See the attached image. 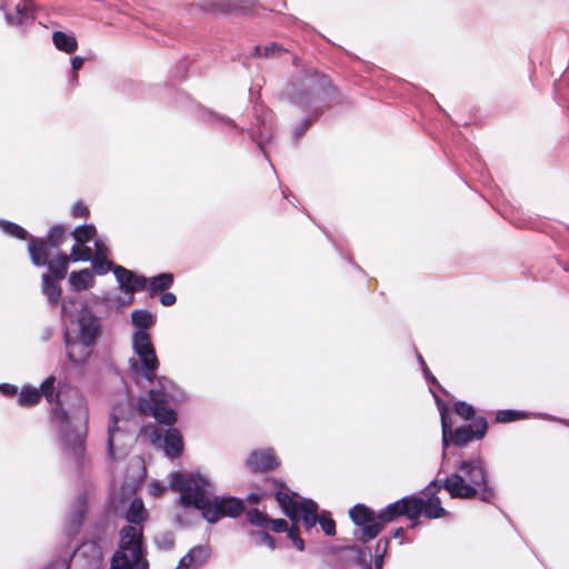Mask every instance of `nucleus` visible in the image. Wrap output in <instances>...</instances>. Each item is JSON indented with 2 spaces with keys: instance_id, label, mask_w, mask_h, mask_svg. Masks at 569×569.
Segmentation results:
<instances>
[{
  "instance_id": "1",
  "label": "nucleus",
  "mask_w": 569,
  "mask_h": 569,
  "mask_svg": "<svg viewBox=\"0 0 569 569\" xmlns=\"http://www.w3.org/2000/svg\"><path fill=\"white\" fill-rule=\"evenodd\" d=\"M187 399V392L173 381V387L167 392L159 388L140 400L139 412L154 419V423L142 426L141 430H144L151 446L161 449L166 457L180 458L183 453V437L174 425L178 408Z\"/></svg>"
},
{
  "instance_id": "2",
  "label": "nucleus",
  "mask_w": 569,
  "mask_h": 569,
  "mask_svg": "<svg viewBox=\"0 0 569 569\" xmlns=\"http://www.w3.org/2000/svg\"><path fill=\"white\" fill-rule=\"evenodd\" d=\"M102 320L103 317L96 313L89 300H81L77 315L62 321V341L67 360L61 363V370L64 373L72 368L79 377L83 376L84 367L103 337Z\"/></svg>"
},
{
  "instance_id": "3",
  "label": "nucleus",
  "mask_w": 569,
  "mask_h": 569,
  "mask_svg": "<svg viewBox=\"0 0 569 569\" xmlns=\"http://www.w3.org/2000/svg\"><path fill=\"white\" fill-rule=\"evenodd\" d=\"M317 91L323 96L325 100L336 104L349 103L341 94L339 87L333 83L332 78L316 68H303L291 74L278 92V99L298 110L325 107L316 101Z\"/></svg>"
},
{
  "instance_id": "4",
  "label": "nucleus",
  "mask_w": 569,
  "mask_h": 569,
  "mask_svg": "<svg viewBox=\"0 0 569 569\" xmlns=\"http://www.w3.org/2000/svg\"><path fill=\"white\" fill-rule=\"evenodd\" d=\"M440 500H397L389 505L379 515L362 503L356 505L350 511V517L356 526L361 528L362 541L376 538L386 522L392 521L397 516L406 515L409 519L423 515L427 518H440L445 515Z\"/></svg>"
},
{
  "instance_id": "5",
  "label": "nucleus",
  "mask_w": 569,
  "mask_h": 569,
  "mask_svg": "<svg viewBox=\"0 0 569 569\" xmlns=\"http://www.w3.org/2000/svg\"><path fill=\"white\" fill-rule=\"evenodd\" d=\"M450 498H496V483L485 461L479 457L460 459L455 471L445 476Z\"/></svg>"
},
{
  "instance_id": "6",
  "label": "nucleus",
  "mask_w": 569,
  "mask_h": 569,
  "mask_svg": "<svg viewBox=\"0 0 569 569\" xmlns=\"http://www.w3.org/2000/svg\"><path fill=\"white\" fill-rule=\"evenodd\" d=\"M433 400L440 417L442 463L449 455H458L456 450L465 449L473 441H481L486 438L489 421L485 416H477L471 422H463L455 427L450 406L437 393H433Z\"/></svg>"
},
{
  "instance_id": "7",
  "label": "nucleus",
  "mask_w": 569,
  "mask_h": 569,
  "mask_svg": "<svg viewBox=\"0 0 569 569\" xmlns=\"http://www.w3.org/2000/svg\"><path fill=\"white\" fill-rule=\"evenodd\" d=\"M56 382L57 377L51 373L41 381L38 391L40 398H44L51 405L49 420L58 433L62 449L71 456L78 470H81L86 457V447L81 446V439H71L77 426L71 423L70 417L72 413L63 407V400L59 399Z\"/></svg>"
},
{
  "instance_id": "8",
  "label": "nucleus",
  "mask_w": 569,
  "mask_h": 569,
  "mask_svg": "<svg viewBox=\"0 0 569 569\" xmlns=\"http://www.w3.org/2000/svg\"><path fill=\"white\" fill-rule=\"evenodd\" d=\"M243 509L242 500H178L173 517L178 523L189 526L200 519L216 522L224 516L237 517Z\"/></svg>"
},
{
  "instance_id": "9",
  "label": "nucleus",
  "mask_w": 569,
  "mask_h": 569,
  "mask_svg": "<svg viewBox=\"0 0 569 569\" xmlns=\"http://www.w3.org/2000/svg\"><path fill=\"white\" fill-rule=\"evenodd\" d=\"M70 256L71 251L67 253L61 248H58L44 253V264L30 261L34 268H46V271L41 274L40 291L51 307H58L62 292L60 282L67 278L70 263L76 262Z\"/></svg>"
},
{
  "instance_id": "10",
  "label": "nucleus",
  "mask_w": 569,
  "mask_h": 569,
  "mask_svg": "<svg viewBox=\"0 0 569 569\" xmlns=\"http://www.w3.org/2000/svg\"><path fill=\"white\" fill-rule=\"evenodd\" d=\"M110 569H149L142 527L124 526L120 529Z\"/></svg>"
},
{
  "instance_id": "11",
  "label": "nucleus",
  "mask_w": 569,
  "mask_h": 569,
  "mask_svg": "<svg viewBox=\"0 0 569 569\" xmlns=\"http://www.w3.org/2000/svg\"><path fill=\"white\" fill-rule=\"evenodd\" d=\"M170 487L178 493L177 498H239L229 492L217 493L212 479L199 468L171 471Z\"/></svg>"
},
{
  "instance_id": "12",
  "label": "nucleus",
  "mask_w": 569,
  "mask_h": 569,
  "mask_svg": "<svg viewBox=\"0 0 569 569\" xmlns=\"http://www.w3.org/2000/svg\"><path fill=\"white\" fill-rule=\"evenodd\" d=\"M131 349L133 357L128 361L132 382L141 390L143 383L151 387L157 383V372L160 368V361L151 337L131 338Z\"/></svg>"
},
{
  "instance_id": "13",
  "label": "nucleus",
  "mask_w": 569,
  "mask_h": 569,
  "mask_svg": "<svg viewBox=\"0 0 569 569\" xmlns=\"http://www.w3.org/2000/svg\"><path fill=\"white\" fill-rule=\"evenodd\" d=\"M57 392L60 400H63V407L68 408L72 413L71 423L77 426L73 429L71 439H81V446L86 447L88 436L89 408L84 396L73 386L67 376L57 378Z\"/></svg>"
},
{
  "instance_id": "14",
  "label": "nucleus",
  "mask_w": 569,
  "mask_h": 569,
  "mask_svg": "<svg viewBox=\"0 0 569 569\" xmlns=\"http://www.w3.org/2000/svg\"><path fill=\"white\" fill-rule=\"evenodd\" d=\"M173 387V380L168 378L167 376H160L157 379V383L150 388H148L144 392L134 396L132 390L126 388V401H117L110 413L108 426L119 427V426H130L131 419L137 415L139 417H146V413H140L138 410L141 398L149 396L152 390H157L159 388L163 389V392H167L169 388Z\"/></svg>"
},
{
  "instance_id": "15",
  "label": "nucleus",
  "mask_w": 569,
  "mask_h": 569,
  "mask_svg": "<svg viewBox=\"0 0 569 569\" xmlns=\"http://www.w3.org/2000/svg\"><path fill=\"white\" fill-rule=\"evenodd\" d=\"M283 512L295 523L301 522L307 529L318 521L328 536L336 532V523L325 513L318 515V505L313 500H278Z\"/></svg>"
},
{
  "instance_id": "16",
  "label": "nucleus",
  "mask_w": 569,
  "mask_h": 569,
  "mask_svg": "<svg viewBox=\"0 0 569 569\" xmlns=\"http://www.w3.org/2000/svg\"><path fill=\"white\" fill-rule=\"evenodd\" d=\"M191 8L203 16L252 17L259 12L258 0H192Z\"/></svg>"
},
{
  "instance_id": "17",
  "label": "nucleus",
  "mask_w": 569,
  "mask_h": 569,
  "mask_svg": "<svg viewBox=\"0 0 569 569\" xmlns=\"http://www.w3.org/2000/svg\"><path fill=\"white\" fill-rule=\"evenodd\" d=\"M67 239V227L63 223H53L44 236H34L27 243V253L30 261L44 264V253L61 248Z\"/></svg>"
},
{
  "instance_id": "18",
  "label": "nucleus",
  "mask_w": 569,
  "mask_h": 569,
  "mask_svg": "<svg viewBox=\"0 0 569 569\" xmlns=\"http://www.w3.org/2000/svg\"><path fill=\"white\" fill-rule=\"evenodd\" d=\"M136 441L133 432L129 429V426H107V459L110 462H119L124 460Z\"/></svg>"
},
{
  "instance_id": "19",
  "label": "nucleus",
  "mask_w": 569,
  "mask_h": 569,
  "mask_svg": "<svg viewBox=\"0 0 569 569\" xmlns=\"http://www.w3.org/2000/svg\"><path fill=\"white\" fill-rule=\"evenodd\" d=\"M249 488L242 498H306L292 490L282 478L273 476H264L260 482H250Z\"/></svg>"
},
{
  "instance_id": "20",
  "label": "nucleus",
  "mask_w": 569,
  "mask_h": 569,
  "mask_svg": "<svg viewBox=\"0 0 569 569\" xmlns=\"http://www.w3.org/2000/svg\"><path fill=\"white\" fill-rule=\"evenodd\" d=\"M147 478V469L141 458L132 459L128 462L123 473V479L116 495L109 491L107 498H141L137 491L141 488Z\"/></svg>"
},
{
  "instance_id": "21",
  "label": "nucleus",
  "mask_w": 569,
  "mask_h": 569,
  "mask_svg": "<svg viewBox=\"0 0 569 569\" xmlns=\"http://www.w3.org/2000/svg\"><path fill=\"white\" fill-rule=\"evenodd\" d=\"M152 89H157L154 94L160 101L176 109L189 110L192 113L199 103L190 93L170 82L154 83Z\"/></svg>"
},
{
  "instance_id": "22",
  "label": "nucleus",
  "mask_w": 569,
  "mask_h": 569,
  "mask_svg": "<svg viewBox=\"0 0 569 569\" xmlns=\"http://www.w3.org/2000/svg\"><path fill=\"white\" fill-rule=\"evenodd\" d=\"M280 466L281 460L272 447L252 449L244 460V467L253 475L269 473Z\"/></svg>"
},
{
  "instance_id": "23",
  "label": "nucleus",
  "mask_w": 569,
  "mask_h": 569,
  "mask_svg": "<svg viewBox=\"0 0 569 569\" xmlns=\"http://www.w3.org/2000/svg\"><path fill=\"white\" fill-rule=\"evenodd\" d=\"M101 563L102 548L96 541H86L69 555L70 569H100Z\"/></svg>"
},
{
  "instance_id": "24",
  "label": "nucleus",
  "mask_w": 569,
  "mask_h": 569,
  "mask_svg": "<svg viewBox=\"0 0 569 569\" xmlns=\"http://www.w3.org/2000/svg\"><path fill=\"white\" fill-rule=\"evenodd\" d=\"M247 136L256 143V148L263 156L264 160L268 162L274 174L277 176V170L267 152V147L274 139V130L271 126H267L263 120L259 121V126L257 128H249L246 131Z\"/></svg>"
},
{
  "instance_id": "25",
  "label": "nucleus",
  "mask_w": 569,
  "mask_h": 569,
  "mask_svg": "<svg viewBox=\"0 0 569 569\" xmlns=\"http://www.w3.org/2000/svg\"><path fill=\"white\" fill-rule=\"evenodd\" d=\"M192 114L197 118V120L211 128H218L220 124H223L237 130L238 132H242L244 130L242 127L238 126L236 121L229 116L219 113L200 102L196 104V109Z\"/></svg>"
},
{
  "instance_id": "26",
  "label": "nucleus",
  "mask_w": 569,
  "mask_h": 569,
  "mask_svg": "<svg viewBox=\"0 0 569 569\" xmlns=\"http://www.w3.org/2000/svg\"><path fill=\"white\" fill-rule=\"evenodd\" d=\"M157 316L147 308H136L130 312L133 329L131 338L151 337L150 329L156 325Z\"/></svg>"
},
{
  "instance_id": "27",
  "label": "nucleus",
  "mask_w": 569,
  "mask_h": 569,
  "mask_svg": "<svg viewBox=\"0 0 569 569\" xmlns=\"http://www.w3.org/2000/svg\"><path fill=\"white\" fill-rule=\"evenodd\" d=\"M114 278L121 293L141 291L142 274L123 266L116 267Z\"/></svg>"
},
{
  "instance_id": "28",
  "label": "nucleus",
  "mask_w": 569,
  "mask_h": 569,
  "mask_svg": "<svg viewBox=\"0 0 569 569\" xmlns=\"http://www.w3.org/2000/svg\"><path fill=\"white\" fill-rule=\"evenodd\" d=\"M154 83L122 79L117 83V91L130 100L146 99L156 93L157 89H152Z\"/></svg>"
},
{
  "instance_id": "29",
  "label": "nucleus",
  "mask_w": 569,
  "mask_h": 569,
  "mask_svg": "<svg viewBox=\"0 0 569 569\" xmlns=\"http://www.w3.org/2000/svg\"><path fill=\"white\" fill-rule=\"evenodd\" d=\"M174 283L172 272L163 271L151 277L142 274L141 291H146L150 297L158 296L164 290H169Z\"/></svg>"
},
{
  "instance_id": "30",
  "label": "nucleus",
  "mask_w": 569,
  "mask_h": 569,
  "mask_svg": "<svg viewBox=\"0 0 569 569\" xmlns=\"http://www.w3.org/2000/svg\"><path fill=\"white\" fill-rule=\"evenodd\" d=\"M67 284L70 291L79 293L91 289L96 284V279L92 278V272H89V268H82L68 273Z\"/></svg>"
},
{
  "instance_id": "31",
  "label": "nucleus",
  "mask_w": 569,
  "mask_h": 569,
  "mask_svg": "<svg viewBox=\"0 0 569 569\" xmlns=\"http://www.w3.org/2000/svg\"><path fill=\"white\" fill-rule=\"evenodd\" d=\"M123 517L130 522L129 526L142 527L141 523L147 519L148 512L142 500H120Z\"/></svg>"
},
{
  "instance_id": "32",
  "label": "nucleus",
  "mask_w": 569,
  "mask_h": 569,
  "mask_svg": "<svg viewBox=\"0 0 569 569\" xmlns=\"http://www.w3.org/2000/svg\"><path fill=\"white\" fill-rule=\"evenodd\" d=\"M543 417L546 419H555V416L550 413H537L521 409H497L495 411L493 423H510L529 417Z\"/></svg>"
},
{
  "instance_id": "33",
  "label": "nucleus",
  "mask_w": 569,
  "mask_h": 569,
  "mask_svg": "<svg viewBox=\"0 0 569 569\" xmlns=\"http://www.w3.org/2000/svg\"><path fill=\"white\" fill-rule=\"evenodd\" d=\"M210 557V550L206 546H196L180 560L178 569H199Z\"/></svg>"
},
{
  "instance_id": "34",
  "label": "nucleus",
  "mask_w": 569,
  "mask_h": 569,
  "mask_svg": "<svg viewBox=\"0 0 569 569\" xmlns=\"http://www.w3.org/2000/svg\"><path fill=\"white\" fill-rule=\"evenodd\" d=\"M303 112L301 122L292 130V139L300 140L305 133L317 122L325 113L326 107H316L308 110H300Z\"/></svg>"
},
{
  "instance_id": "35",
  "label": "nucleus",
  "mask_w": 569,
  "mask_h": 569,
  "mask_svg": "<svg viewBox=\"0 0 569 569\" xmlns=\"http://www.w3.org/2000/svg\"><path fill=\"white\" fill-rule=\"evenodd\" d=\"M247 519L251 525L257 526V527L269 528V526H270V528L276 532H282V531L289 530L286 520H283V519L270 520L264 513H262L258 509L248 510Z\"/></svg>"
},
{
  "instance_id": "36",
  "label": "nucleus",
  "mask_w": 569,
  "mask_h": 569,
  "mask_svg": "<svg viewBox=\"0 0 569 569\" xmlns=\"http://www.w3.org/2000/svg\"><path fill=\"white\" fill-rule=\"evenodd\" d=\"M52 42L57 50L64 53H72L78 49L77 37L71 31L54 30Z\"/></svg>"
},
{
  "instance_id": "37",
  "label": "nucleus",
  "mask_w": 569,
  "mask_h": 569,
  "mask_svg": "<svg viewBox=\"0 0 569 569\" xmlns=\"http://www.w3.org/2000/svg\"><path fill=\"white\" fill-rule=\"evenodd\" d=\"M0 231L12 239L27 241V243L34 237L21 224L4 218H0Z\"/></svg>"
},
{
  "instance_id": "38",
  "label": "nucleus",
  "mask_w": 569,
  "mask_h": 569,
  "mask_svg": "<svg viewBox=\"0 0 569 569\" xmlns=\"http://www.w3.org/2000/svg\"><path fill=\"white\" fill-rule=\"evenodd\" d=\"M445 489L447 491V483H445V477L441 479L435 478L423 488L412 492L403 493L400 498H439L438 492Z\"/></svg>"
},
{
  "instance_id": "39",
  "label": "nucleus",
  "mask_w": 569,
  "mask_h": 569,
  "mask_svg": "<svg viewBox=\"0 0 569 569\" xmlns=\"http://www.w3.org/2000/svg\"><path fill=\"white\" fill-rule=\"evenodd\" d=\"M38 390H39V388H37L30 383L22 385L20 390L18 389L17 403L21 408L36 407L37 405H39L41 402V398H40Z\"/></svg>"
},
{
  "instance_id": "40",
  "label": "nucleus",
  "mask_w": 569,
  "mask_h": 569,
  "mask_svg": "<svg viewBox=\"0 0 569 569\" xmlns=\"http://www.w3.org/2000/svg\"><path fill=\"white\" fill-rule=\"evenodd\" d=\"M450 406V411H453L457 416L462 418L466 422H471L473 418L478 415L476 413V408L472 403H469L465 400L456 399L455 397H450L448 401H446ZM452 415V412H450Z\"/></svg>"
},
{
  "instance_id": "41",
  "label": "nucleus",
  "mask_w": 569,
  "mask_h": 569,
  "mask_svg": "<svg viewBox=\"0 0 569 569\" xmlns=\"http://www.w3.org/2000/svg\"><path fill=\"white\" fill-rule=\"evenodd\" d=\"M70 236L77 243H88L93 238H97V227L93 222H84L74 227L70 231Z\"/></svg>"
},
{
  "instance_id": "42",
  "label": "nucleus",
  "mask_w": 569,
  "mask_h": 569,
  "mask_svg": "<svg viewBox=\"0 0 569 569\" xmlns=\"http://www.w3.org/2000/svg\"><path fill=\"white\" fill-rule=\"evenodd\" d=\"M89 272H92V278L96 276L102 277L112 272L114 274L116 267H120V264L108 260L106 258L93 257L90 261Z\"/></svg>"
},
{
  "instance_id": "43",
  "label": "nucleus",
  "mask_w": 569,
  "mask_h": 569,
  "mask_svg": "<svg viewBox=\"0 0 569 569\" xmlns=\"http://www.w3.org/2000/svg\"><path fill=\"white\" fill-rule=\"evenodd\" d=\"M79 301V298L77 296H62L61 300H59L60 306V316L62 321L68 320L69 318H72L77 315L79 307H77V303Z\"/></svg>"
},
{
  "instance_id": "44",
  "label": "nucleus",
  "mask_w": 569,
  "mask_h": 569,
  "mask_svg": "<svg viewBox=\"0 0 569 569\" xmlns=\"http://www.w3.org/2000/svg\"><path fill=\"white\" fill-rule=\"evenodd\" d=\"M192 64V60L188 57H183L178 60L173 67L169 69V77L176 81H184L188 78L189 69Z\"/></svg>"
},
{
  "instance_id": "45",
  "label": "nucleus",
  "mask_w": 569,
  "mask_h": 569,
  "mask_svg": "<svg viewBox=\"0 0 569 569\" xmlns=\"http://www.w3.org/2000/svg\"><path fill=\"white\" fill-rule=\"evenodd\" d=\"M415 353H416V359H417V362L419 365V368H420V371L422 373V377H423L426 383L429 387V391H430L431 396L433 397V393H437V392L432 389V385L438 383V379L431 372V370L429 369L425 358L418 351L417 348H415Z\"/></svg>"
},
{
  "instance_id": "46",
  "label": "nucleus",
  "mask_w": 569,
  "mask_h": 569,
  "mask_svg": "<svg viewBox=\"0 0 569 569\" xmlns=\"http://www.w3.org/2000/svg\"><path fill=\"white\" fill-rule=\"evenodd\" d=\"M71 259L76 262H90L93 258L91 248L87 243L74 242L71 247Z\"/></svg>"
},
{
  "instance_id": "47",
  "label": "nucleus",
  "mask_w": 569,
  "mask_h": 569,
  "mask_svg": "<svg viewBox=\"0 0 569 569\" xmlns=\"http://www.w3.org/2000/svg\"><path fill=\"white\" fill-rule=\"evenodd\" d=\"M166 490H171V487H170V472L168 473V482L166 483L164 481L160 480V479H152L149 483H148V493L154 498L163 495V492Z\"/></svg>"
},
{
  "instance_id": "48",
  "label": "nucleus",
  "mask_w": 569,
  "mask_h": 569,
  "mask_svg": "<svg viewBox=\"0 0 569 569\" xmlns=\"http://www.w3.org/2000/svg\"><path fill=\"white\" fill-rule=\"evenodd\" d=\"M30 16L23 6L17 4L13 13H4V21L8 26H13V23L22 22L23 19L26 20Z\"/></svg>"
},
{
  "instance_id": "49",
  "label": "nucleus",
  "mask_w": 569,
  "mask_h": 569,
  "mask_svg": "<svg viewBox=\"0 0 569 569\" xmlns=\"http://www.w3.org/2000/svg\"><path fill=\"white\" fill-rule=\"evenodd\" d=\"M286 52H287V49L282 44H280L276 41H271V42H268L267 44L262 46V58H266V59L277 58Z\"/></svg>"
},
{
  "instance_id": "50",
  "label": "nucleus",
  "mask_w": 569,
  "mask_h": 569,
  "mask_svg": "<svg viewBox=\"0 0 569 569\" xmlns=\"http://www.w3.org/2000/svg\"><path fill=\"white\" fill-rule=\"evenodd\" d=\"M42 569H70L69 553L50 560Z\"/></svg>"
},
{
  "instance_id": "51",
  "label": "nucleus",
  "mask_w": 569,
  "mask_h": 569,
  "mask_svg": "<svg viewBox=\"0 0 569 569\" xmlns=\"http://www.w3.org/2000/svg\"><path fill=\"white\" fill-rule=\"evenodd\" d=\"M93 244H94V253L93 257H100L106 258L110 250L109 246L107 244L106 240L101 237L93 238Z\"/></svg>"
},
{
  "instance_id": "52",
  "label": "nucleus",
  "mask_w": 569,
  "mask_h": 569,
  "mask_svg": "<svg viewBox=\"0 0 569 569\" xmlns=\"http://www.w3.org/2000/svg\"><path fill=\"white\" fill-rule=\"evenodd\" d=\"M89 213L88 206L80 200L76 201L71 207V216L73 218H88Z\"/></svg>"
},
{
  "instance_id": "53",
  "label": "nucleus",
  "mask_w": 569,
  "mask_h": 569,
  "mask_svg": "<svg viewBox=\"0 0 569 569\" xmlns=\"http://www.w3.org/2000/svg\"><path fill=\"white\" fill-rule=\"evenodd\" d=\"M87 300L94 307L96 305L113 301V297L110 291H104L102 295L91 293Z\"/></svg>"
},
{
  "instance_id": "54",
  "label": "nucleus",
  "mask_w": 569,
  "mask_h": 569,
  "mask_svg": "<svg viewBox=\"0 0 569 569\" xmlns=\"http://www.w3.org/2000/svg\"><path fill=\"white\" fill-rule=\"evenodd\" d=\"M158 297H159V302L163 307H171V306L176 305V302H177L176 293H173L169 290L162 291L161 293L158 295Z\"/></svg>"
},
{
  "instance_id": "55",
  "label": "nucleus",
  "mask_w": 569,
  "mask_h": 569,
  "mask_svg": "<svg viewBox=\"0 0 569 569\" xmlns=\"http://www.w3.org/2000/svg\"><path fill=\"white\" fill-rule=\"evenodd\" d=\"M36 24V17L31 14L30 17L23 19L22 22L13 23L12 27H17L22 34H26L32 27Z\"/></svg>"
},
{
  "instance_id": "56",
  "label": "nucleus",
  "mask_w": 569,
  "mask_h": 569,
  "mask_svg": "<svg viewBox=\"0 0 569 569\" xmlns=\"http://www.w3.org/2000/svg\"><path fill=\"white\" fill-rule=\"evenodd\" d=\"M18 393V386L9 382L0 383V395L6 398H12Z\"/></svg>"
},
{
  "instance_id": "57",
  "label": "nucleus",
  "mask_w": 569,
  "mask_h": 569,
  "mask_svg": "<svg viewBox=\"0 0 569 569\" xmlns=\"http://www.w3.org/2000/svg\"><path fill=\"white\" fill-rule=\"evenodd\" d=\"M257 543L260 546H268L270 549H274L276 547L273 538L264 532L258 535Z\"/></svg>"
},
{
  "instance_id": "58",
  "label": "nucleus",
  "mask_w": 569,
  "mask_h": 569,
  "mask_svg": "<svg viewBox=\"0 0 569 569\" xmlns=\"http://www.w3.org/2000/svg\"><path fill=\"white\" fill-rule=\"evenodd\" d=\"M288 537L292 540V543L299 550H303L305 545L302 539L298 536V532L295 528L288 530Z\"/></svg>"
},
{
  "instance_id": "59",
  "label": "nucleus",
  "mask_w": 569,
  "mask_h": 569,
  "mask_svg": "<svg viewBox=\"0 0 569 569\" xmlns=\"http://www.w3.org/2000/svg\"><path fill=\"white\" fill-rule=\"evenodd\" d=\"M87 57L83 56H72L70 58L71 71H78L82 68Z\"/></svg>"
},
{
  "instance_id": "60",
  "label": "nucleus",
  "mask_w": 569,
  "mask_h": 569,
  "mask_svg": "<svg viewBox=\"0 0 569 569\" xmlns=\"http://www.w3.org/2000/svg\"><path fill=\"white\" fill-rule=\"evenodd\" d=\"M321 230L323 231V233H325L326 238L331 242V244H332V247L335 248V250H336V251H337V252H338V253H339V254H340V256H341V257H342V258H343V259H345L349 264H351V262H353L355 260H353L350 256H343V254H342V252L340 251V249H339V247H338V244H337L336 240H335V239H332L326 230H323V229H321Z\"/></svg>"
},
{
  "instance_id": "61",
  "label": "nucleus",
  "mask_w": 569,
  "mask_h": 569,
  "mask_svg": "<svg viewBox=\"0 0 569 569\" xmlns=\"http://www.w3.org/2000/svg\"><path fill=\"white\" fill-rule=\"evenodd\" d=\"M282 197L290 202L293 207H298V199L297 197L288 189H281Z\"/></svg>"
},
{
  "instance_id": "62",
  "label": "nucleus",
  "mask_w": 569,
  "mask_h": 569,
  "mask_svg": "<svg viewBox=\"0 0 569 569\" xmlns=\"http://www.w3.org/2000/svg\"><path fill=\"white\" fill-rule=\"evenodd\" d=\"M432 389L437 392V395L440 397L439 392L443 395L445 397H453L439 381L438 383L432 385Z\"/></svg>"
},
{
  "instance_id": "63",
  "label": "nucleus",
  "mask_w": 569,
  "mask_h": 569,
  "mask_svg": "<svg viewBox=\"0 0 569 569\" xmlns=\"http://www.w3.org/2000/svg\"><path fill=\"white\" fill-rule=\"evenodd\" d=\"M249 57L261 59L262 58V44H256V46L251 47V49L249 51Z\"/></svg>"
},
{
  "instance_id": "64",
  "label": "nucleus",
  "mask_w": 569,
  "mask_h": 569,
  "mask_svg": "<svg viewBox=\"0 0 569 569\" xmlns=\"http://www.w3.org/2000/svg\"><path fill=\"white\" fill-rule=\"evenodd\" d=\"M113 301L116 302L117 305V308L120 310L121 308L123 307H127L129 306V303L126 301V299H123V297L117 295L113 297Z\"/></svg>"
}]
</instances>
